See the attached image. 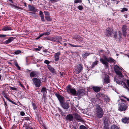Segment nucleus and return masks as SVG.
I'll return each mask as SVG.
<instances>
[{"label":"nucleus","instance_id":"obj_1","mask_svg":"<svg viewBox=\"0 0 129 129\" xmlns=\"http://www.w3.org/2000/svg\"><path fill=\"white\" fill-rule=\"evenodd\" d=\"M100 61L102 62V63L105 65V66L107 68L108 67V63L107 61L109 62H112L114 61V60L112 58L109 57L107 58L105 57L104 59L101 58L100 59Z\"/></svg>","mask_w":129,"mask_h":129},{"label":"nucleus","instance_id":"obj_2","mask_svg":"<svg viewBox=\"0 0 129 129\" xmlns=\"http://www.w3.org/2000/svg\"><path fill=\"white\" fill-rule=\"evenodd\" d=\"M114 70L117 75H118L120 77H123L122 73L124 71V70L122 68H120L118 66L115 65L114 67Z\"/></svg>","mask_w":129,"mask_h":129},{"label":"nucleus","instance_id":"obj_3","mask_svg":"<svg viewBox=\"0 0 129 129\" xmlns=\"http://www.w3.org/2000/svg\"><path fill=\"white\" fill-rule=\"evenodd\" d=\"M96 114L97 117L99 118H101L103 116V110L100 106L98 105L96 107Z\"/></svg>","mask_w":129,"mask_h":129},{"label":"nucleus","instance_id":"obj_4","mask_svg":"<svg viewBox=\"0 0 129 129\" xmlns=\"http://www.w3.org/2000/svg\"><path fill=\"white\" fill-rule=\"evenodd\" d=\"M83 66L80 64H77L75 68V72L76 74H79L82 70Z\"/></svg>","mask_w":129,"mask_h":129},{"label":"nucleus","instance_id":"obj_5","mask_svg":"<svg viewBox=\"0 0 129 129\" xmlns=\"http://www.w3.org/2000/svg\"><path fill=\"white\" fill-rule=\"evenodd\" d=\"M115 81L119 85H122L124 88L127 89L128 90H129V89L127 87L126 83L125 82L123 81H119L116 78H115Z\"/></svg>","mask_w":129,"mask_h":129},{"label":"nucleus","instance_id":"obj_6","mask_svg":"<svg viewBox=\"0 0 129 129\" xmlns=\"http://www.w3.org/2000/svg\"><path fill=\"white\" fill-rule=\"evenodd\" d=\"M127 108V105L123 103H122L120 104L119 110L120 111H125Z\"/></svg>","mask_w":129,"mask_h":129},{"label":"nucleus","instance_id":"obj_7","mask_svg":"<svg viewBox=\"0 0 129 129\" xmlns=\"http://www.w3.org/2000/svg\"><path fill=\"white\" fill-rule=\"evenodd\" d=\"M67 89L68 92H70V93L73 95L75 96L77 95L76 91L74 88H71L70 86H68L67 87Z\"/></svg>","mask_w":129,"mask_h":129},{"label":"nucleus","instance_id":"obj_8","mask_svg":"<svg viewBox=\"0 0 129 129\" xmlns=\"http://www.w3.org/2000/svg\"><path fill=\"white\" fill-rule=\"evenodd\" d=\"M98 95L100 98L103 99L105 102H108L110 101V99L107 96H105L103 94H100Z\"/></svg>","mask_w":129,"mask_h":129},{"label":"nucleus","instance_id":"obj_9","mask_svg":"<svg viewBox=\"0 0 129 129\" xmlns=\"http://www.w3.org/2000/svg\"><path fill=\"white\" fill-rule=\"evenodd\" d=\"M33 82L36 87H39L40 86L41 81L37 78L33 79Z\"/></svg>","mask_w":129,"mask_h":129},{"label":"nucleus","instance_id":"obj_10","mask_svg":"<svg viewBox=\"0 0 129 129\" xmlns=\"http://www.w3.org/2000/svg\"><path fill=\"white\" fill-rule=\"evenodd\" d=\"M127 29V26L126 25H123L122 27V34L123 36L125 37L126 36L127 32L126 31Z\"/></svg>","mask_w":129,"mask_h":129},{"label":"nucleus","instance_id":"obj_11","mask_svg":"<svg viewBox=\"0 0 129 129\" xmlns=\"http://www.w3.org/2000/svg\"><path fill=\"white\" fill-rule=\"evenodd\" d=\"M113 33V29L111 28H108L106 30V34L108 37L110 36Z\"/></svg>","mask_w":129,"mask_h":129},{"label":"nucleus","instance_id":"obj_12","mask_svg":"<svg viewBox=\"0 0 129 129\" xmlns=\"http://www.w3.org/2000/svg\"><path fill=\"white\" fill-rule=\"evenodd\" d=\"M55 95L61 104H63L64 101V98L59 94H56Z\"/></svg>","mask_w":129,"mask_h":129},{"label":"nucleus","instance_id":"obj_13","mask_svg":"<svg viewBox=\"0 0 129 129\" xmlns=\"http://www.w3.org/2000/svg\"><path fill=\"white\" fill-rule=\"evenodd\" d=\"M84 94V90H79L77 91V95L79 98H81L82 96Z\"/></svg>","mask_w":129,"mask_h":129},{"label":"nucleus","instance_id":"obj_14","mask_svg":"<svg viewBox=\"0 0 129 129\" xmlns=\"http://www.w3.org/2000/svg\"><path fill=\"white\" fill-rule=\"evenodd\" d=\"M50 32H51L50 30H48L46 32L44 33H43V34H40V36H38V37L37 38L38 39H39L42 36H43V35H47V36L49 35L50 34Z\"/></svg>","mask_w":129,"mask_h":129},{"label":"nucleus","instance_id":"obj_15","mask_svg":"<svg viewBox=\"0 0 129 129\" xmlns=\"http://www.w3.org/2000/svg\"><path fill=\"white\" fill-rule=\"evenodd\" d=\"M75 118L78 121H83L82 119L80 117V116L77 114L76 113L74 114Z\"/></svg>","mask_w":129,"mask_h":129},{"label":"nucleus","instance_id":"obj_16","mask_svg":"<svg viewBox=\"0 0 129 129\" xmlns=\"http://www.w3.org/2000/svg\"><path fill=\"white\" fill-rule=\"evenodd\" d=\"M110 82L109 77L107 75H106L104 78V83H108Z\"/></svg>","mask_w":129,"mask_h":129},{"label":"nucleus","instance_id":"obj_17","mask_svg":"<svg viewBox=\"0 0 129 129\" xmlns=\"http://www.w3.org/2000/svg\"><path fill=\"white\" fill-rule=\"evenodd\" d=\"M47 67L50 71L53 73H55L56 72L54 68L49 65H47Z\"/></svg>","mask_w":129,"mask_h":129},{"label":"nucleus","instance_id":"obj_18","mask_svg":"<svg viewBox=\"0 0 129 129\" xmlns=\"http://www.w3.org/2000/svg\"><path fill=\"white\" fill-rule=\"evenodd\" d=\"M60 53L59 52H58L56 53L54 55L55 60L57 61L59 59V56L60 55Z\"/></svg>","mask_w":129,"mask_h":129},{"label":"nucleus","instance_id":"obj_19","mask_svg":"<svg viewBox=\"0 0 129 129\" xmlns=\"http://www.w3.org/2000/svg\"><path fill=\"white\" fill-rule=\"evenodd\" d=\"M14 38L13 37H10L8 40L5 41V44H8L10 43L13 40Z\"/></svg>","mask_w":129,"mask_h":129},{"label":"nucleus","instance_id":"obj_20","mask_svg":"<svg viewBox=\"0 0 129 129\" xmlns=\"http://www.w3.org/2000/svg\"><path fill=\"white\" fill-rule=\"evenodd\" d=\"M61 105L63 108L65 109H67L69 107V104L67 103H66L64 104L63 103Z\"/></svg>","mask_w":129,"mask_h":129},{"label":"nucleus","instance_id":"obj_21","mask_svg":"<svg viewBox=\"0 0 129 129\" xmlns=\"http://www.w3.org/2000/svg\"><path fill=\"white\" fill-rule=\"evenodd\" d=\"M92 88L93 90L95 92H99L100 89V88L98 86H93Z\"/></svg>","mask_w":129,"mask_h":129},{"label":"nucleus","instance_id":"obj_22","mask_svg":"<svg viewBox=\"0 0 129 129\" xmlns=\"http://www.w3.org/2000/svg\"><path fill=\"white\" fill-rule=\"evenodd\" d=\"M37 74L38 73L36 71L30 73V76L31 77H36Z\"/></svg>","mask_w":129,"mask_h":129},{"label":"nucleus","instance_id":"obj_23","mask_svg":"<svg viewBox=\"0 0 129 129\" xmlns=\"http://www.w3.org/2000/svg\"><path fill=\"white\" fill-rule=\"evenodd\" d=\"M73 118V117L72 115L69 114L67 115L66 119H67L69 120L70 121H72Z\"/></svg>","mask_w":129,"mask_h":129},{"label":"nucleus","instance_id":"obj_24","mask_svg":"<svg viewBox=\"0 0 129 129\" xmlns=\"http://www.w3.org/2000/svg\"><path fill=\"white\" fill-rule=\"evenodd\" d=\"M122 121L124 123H128L129 122V118L125 117L123 118Z\"/></svg>","mask_w":129,"mask_h":129},{"label":"nucleus","instance_id":"obj_25","mask_svg":"<svg viewBox=\"0 0 129 129\" xmlns=\"http://www.w3.org/2000/svg\"><path fill=\"white\" fill-rule=\"evenodd\" d=\"M12 28L11 27L9 26L5 27L2 29V30L3 31H7L11 30H12Z\"/></svg>","mask_w":129,"mask_h":129},{"label":"nucleus","instance_id":"obj_26","mask_svg":"<svg viewBox=\"0 0 129 129\" xmlns=\"http://www.w3.org/2000/svg\"><path fill=\"white\" fill-rule=\"evenodd\" d=\"M104 124L106 127H107V124L108 123V119L106 118H104Z\"/></svg>","mask_w":129,"mask_h":129},{"label":"nucleus","instance_id":"obj_27","mask_svg":"<svg viewBox=\"0 0 129 129\" xmlns=\"http://www.w3.org/2000/svg\"><path fill=\"white\" fill-rule=\"evenodd\" d=\"M41 92L43 93V95L45 96L47 93L46 89L45 88H43L41 90Z\"/></svg>","mask_w":129,"mask_h":129},{"label":"nucleus","instance_id":"obj_28","mask_svg":"<svg viewBox=\"0 0 129 129\" xmlns=\"http://www.w3.org/2000/svg\"><path fill=\"white\" fill-rule=\"evenodd\" d=\"M90 54V53L86 52L82 54V56L84 58H86L87 56L89 55Z\"/></svg>","mask_w":129,"mask_h":129},{"label":"nucleus","instance_id":"obj_29","mask_svg":"<svg viewBox=\"0 0 129 129\" xmlns=\"http://www.w3.org/2000/svg\"><path fill=\"white\" fill-rule=\"evenodd\" d=\"M28 7L29 10L30 11H34L35 10V8L33 6L28 5Z\"/></svg>","mask_w":129,"mask_h":129},{"label":"nucleus","instance_id":"obj_30","mask_svg":"<svg viewBox=\"0 0 129 129\" xmlns=\"http://www.w3.org/2000/svg\"><path fill=\"white\" fill-rule=\"evenodd\" d=\"M62 39L61 37H57L54 38V40H55V41H54L58 42L59 41H61Z\"/></svg>","mask_w":129,"mask_h":129},{"label":"nucleus","instance_id":"obj_31","mask_svg":"<svg viewBox=\"0 0 129 129\" xmlns=\"http://www.w3.org/2000/svg\"><path fill=\"white\" fill-rule=\"evenodd\" d=\"M73 38L74 39H75L76 40L78 41L79 40L80 37L77 35H75L73 36Z\"/></svg>","mask_w":129,"mask_h":129},{"label":"nucleus","instance_id":"obj_32","mask_svg":"<svg viewBox=\"0 0 129 129\" xmlns=\"http://www.w3.org/2000/svg\"><path fill=\"white\" fill-rule=\"evenodd\" d=\"M98 63V61L96 60L94 62H93L91 65V67L92 68H93L94 66L96 65Z\"/></svg>","mask_w":129,"mask_h":129},{"label":"nucleus","instance_id":"obj_33","mask_svg":"<svg viewBox=\"0 0 129 129\" xmlns=\"http://www.w3.org/2000/svg\"><path fill=\"white\" fill-rule=\"evenodd\" d=\"M46 38L48 40H51V41H55V40H54V38L53 39L52 38L50 37H48Z\"/></svg>","mask_w":129,"mask_h":129},{"label":"nucleus","instance_id":"obj_34","mask_svg":"<svg viewBox=\"0 0 129 129\" xmlns=\"http://www.w3.org/2000/svg\"><path fill=\"white\" fill-rule=\"evenodd\" d=\"M14 64L16 67L18 68V69L19 70H20V67L19 66L18 64L17 63V62L16 61H15L14 62Z\"/></svg>","mask_w":129,"mask_h":129},{"label":"nucleus","instance_id":"obj_35","mask_svg":"<svg viewBox=\"0 0 129 129\" xmlns=\"http://www.w3.org/2000/svg\"><path fill=\"white\" fill-rule=\"evenodd\" d=\"M111 129H119V128L117 126L113 125L111 127Z\"/></svg>","mask_w":129,"mask_h":129},{"label":"nucleus","instance_id":"obj_36","mask_svg":"<svg viewBox=\"0 0 129 129\" xmlns=\"http://www.w3.org/2000/svg\"><path fill=\"white\" fill-rule=\"evenodd\" d=\"M79 128L80 129H87V127L83 125H81Z\"/></svg>","mask_w":129,"mask_h":129},{"label":"nucleus","instance_id":"obj_37","mask_svg":"<svg viewBox=\"0 0 129 129\" xmlns=\"http://www.w3.org/2000/svg\"><path fill=\"white\" fill-rule=\"evenodd\" d=\"M77 8L80 10H82L83 9V7L81 5H79L77 7Z\"/></svg>","mask_w":129,"mask_h":129},{"label":"nucleus","instance_id":"obj_38","mask_svg":"<svg viewBox=\"0 0 129 129\" xmlns=\"http://www.w3.org/2000/svg\"><path fill=\"white\" fill-rule=\"evenodd\" d=\"M69 45H70L71 46L73 47H81V46L80 45H74L71 44H69Z\"/></svg>","mask_w":129,"mask_h":129},{"label":"nucleus","instance_id":"obj_39","mask_svg":"<svg viewBox=\"0 0 129 129\" xmlns=\"http://www.w3.org/2000/svg\"><path fill=\"white\" fill-rule=\"evenodd\" d=\"M21 51L20 50H17L15 51L14 52V53L15 54H18L21 53Z\"/></svg>","mask_w":129,"mask_h":129},{"label":"nucleus","instance_id":"obj_40","mask_svg":"<svg viewBox=\"0 0 129 129\" xmlns=\"http://www.w3.org/2000/svg\"><path fill=\"white\" fill-rule=\"evenodd\" d=\"M82 2L81 0H75L74 2L75 3H81Z\"/></svg>","mask_w":129,"mask_h":129},{"label":"nucleus","instance_id":"obj_41","mask_svg":"<svg viewBox=\"0 0 129 129\" xmlns=\"http://www.w3.org/2000/svg\"><path fill=\"white\" fill-rule=\"evenodd\" d=\"M128 9H127L125 8H122V9L121 10V12H123L124 11H127Z\"/></svg>","mask_w":129,"mask_h":129},{"label":"nucleus","instance_id":"obj_42","mask_svg":"<svg viewBox=\"0 0 129 129\" xmlns=\"http://www.w3.org/2000/svg\"><path fill=\"white\" fill-rule=\"evenodd\" d=\"M121 97H122L124 99H125V100H127L128 101V102L129 103V99L127 98L126 96H125L124 95H122L121 96Z\"/></svg>","mask_w":129,"mask_h":129},{"label":"nucleus","instance_id":"obj_43","mask_svg":"<svg viewBox=\"0 0 129 129\" xmlns=\"http://www.w3.org/2000/svg\"><path fill=\"white\" fill-rule=\"evenodd\" d=\"M50 1V2L52 3H54L55 2H57L58 1L60 0H49Z\"/></svg>","mask_w":129,"mask_h":129},{"label":"nucleus","instance_id":"obj_44","mask_svg":"<svg viewBox=\"0 0 129 129\" xmlns=\"http://www.w3.org/2000/svg\"><path fill=\"white\" fill-rule=\"evenodd\" d=\"M44 63L48 65H49V64L50 63V62L48 60H46L44 61Z\"/></svg>","mask_w":129,"mask_h":129},{"label":"nucleus","instance_id":"obj_45","mask_svg":"<svg viewBox=\"0 0 129 129\" xmlns=\"http://www.w3.org/2000/svg\"><path fill=\"white\" fill-rule=\"evenodd\" d=\"M12 7H14L16 8H17L18 9H22V8H20V7H19L18 6H16L15 5H13Z\"/></svg>","mask_w":129,"mask_h":129},{"label":"nucleus","instance_id":"obj_46","mask_svg":"<svg viewBox=\"0 0 129 129\" xmlns=\"http://www.w3.org/2000/svg\"><path fill=\"white\" fill-rule=\"evenodd\" d=\"M46 19L49 21H50L51 20V19L49 18V17H47V16H45V17Z\"/></svg>","mask_w":129,"mask_h":129},{"label":"nucleus","instance_id":"obj_47","mask_svg":"<svg viewBox=\"0 0 129 129\" xmlns=\"http://www.w3.org/2000/svg\"><path fill=\"white\" fill-rule=\"evenodd\" d=\"M8 101H9L10 102L14 104L15 105H16V103H15L13 101H12L11 100L8 99Z\"/></svg>","mask_w":129,"mask_h":129},{"label":"nucleus","instance_id":"obj_48","mask_svg":"<svg viewBox=\"0 0 129 129\" xmlns=\"http://www.w3.org/2000/svg\"><path fill=\"white\" fill-rule=\"evenodd\" d=\"M7 36L6 35L0 34V38H3Z\"/></svg>","mask_w":129,"mask_h":129},{"label":"nucleus","instance_id":"obj_49","mask_svg":"<svg viewBox=\"0 0 129 129\" xmlns=\"http://www.w3.org/2000/svg\"><path fill=\"white\" fill-rule=\"evenodd\" d=\"M10 89L12 90H17L16 88L15 87H10Z\"/></svg>","mask_w":129,"mask_h":129},{"label":"nucleus","instance_id":"obj_50","mask_svg":"<svg viewBox=\"0 0 129 129\" xmlns=\"http://www.w3.org/2000/svg\"><path fill=\"white\" fill-rule=\"evenodd\" d=\"M121 96H119V97H120V100H121V101H122V102H125V101H126V100H123V99H122V98H123V97H121Z\"/></svg>","mask_w":129,"mask_h":129},{"label":"nucleus","instance_id":"obj_51","mask_svg":"<svg viewBox=\"0 0 129 129\" xmlns=\"http://www.w3.org/2000/svg\"><path fill=\"white\" fill-rule=\"evenodd\" d=\"M44 13L46 15L49 16V13L48 12H47L45 11L44 12Z\"/></svg>","mask_w":129,"mask_h":129},{"label":"nucleus","instance_id":"obj_52","mask_svg":"<svg viewBox=\"0 0 129 129\" xmlns=\"http://www.w3.org/2000/svg\"><path fill=\"white\" fill-rule=\"evenodd\" d=\"M41 17V19L42 21H45L44 19V15L43 16H40Z\"/></svg>","mask_w":129,"mask_h":129},{"label":"nucleus","instance_id":"obj_53","mask_svg":"<svg viewBox=\"0 0 129 129\" xmlns=\"http://www.w3.org/2000/svg\"><path fill=\"white\" fill-rule=\"evenodd\" d=\"M126 82L127 83V86L129 87V80L127 79L126 80Z\"/></svg>","mask_w":129,"mask_h":129},{"label":"nucleus","instance_id":"obj_54","mask_svg":"<svg viewBox=\"0 0 129 129\" xmlns=\"http://www.w3.org/2000/svg\"><path fill=\"white\" fill-rule=\"evenodd\" d=\"M20 115L21 116H24L25 115L23 111L21 112L20 113Z\"/></svg>","mask_w":129,"mask_h":129},{"label":"nucleus","instance_id":"obj_55","mask_svg":"<svg viewBox=\"0 0 129 129\" xmlns=\"http://www.w3.org/2000/svg\"><path fill=\"white\" fill-rule=\"evenodd\" d=\"M32 105H33V106L34 109V110H35L37 108H36V106H35V104L34 103Z\"/></svg>","mask_w":129,"mask_h":129},{"label":"nucleus","instance_id":"obj_56","mask_svg":"<svg viewBox=\"0 0 129 129\" xmlns=\"http://www.w3.org/2000/svg\"><path fill=\"white\" fill-rule=\"evenodd\" d=\"M38 47L39 48V49L38 48H36L35 49V50L36 51H39L41 49V47Z\"/></svg>","mask_w":129,"mask_h":129},{"label":"nucleus","instance_id":"obj_57","mask_svg":"<svg viewBox=\"0 0 129 129\" xmlns=\"http://www.w3.org/2000/svg\"><path fill=\"white\" fill-rule=\"evenodd\" d=\"M39 13L41 16H43L44 15L43 12L41 11H40V12Z\"/></svg>","mask_w":129,"mask_h":129},{"label":"nucleus","instance_id":"obj_58","mask_svg":"<svg viewBox=\"0 0 129 129\" xmlns=\"http://www.w3.org/2000/svg\"><path fill=\"white\" fill-rule=\"evenodd\" d=\"M19 85H20L23 88L24 87V86L23 85H22V84H21V83H19Z\"/></svg>","mask_w":129,"mask_h":129},{"label":"nucleus","instance_id":"obj_59","mask_svg":"<svg viewBox=\"0 0 129 129\" xmlns=\"http://www.w3.org/2000/svg\"><path fill=\"white\" fill-rule=\"evenodd\" d=\"M114 37L115 38H116V37H117V35L116 34H115L114 35Z\"/></svg>","mask_w":129,"mask_h":129},{"label":"nucleus","instance_id":"obj_60","mask_svg":"<svg viewBox=\"0 0 129 129\" xmlns=\"http://www.w3.org/2000/svg\"><path fill=\"white\" fill-rule=\"evenodd\" d=\"M10 2L11 3H13V1L12 0H9Z\"/></svg>","mask_w":129,"mask_h":129},{"label":"nucleus","instance_id":"obj_61","mask_svg":"<svg viewBox=\"0 0 129 129\" xmlns=\"http://www.w3.org/2000/svg\"><path fill=\"white\" fill-rule=\"evenodd\" d=\"M59 74H60V75H61V77H62V76H63V75H62V74L61 73V72H60V73H59Z\"/></svg>","mask_w":129,"mask_h":129},{"label":"nucleus","instance_id":"obj_62","mask_svg":"<svg viewBox=\"0 0 129 129\" xmlns=\"http://www.w3.org/2000/svg\"><path fill=\"white\" fill-rule=\"evenodd\" d=\"M64 46H66L67 45V44L66 43H64Z\"/></svg>","mask_w":129,"mask_h":129},{"label":"nucleus","instance_id":"obj_63","mask_svg":"<svg viewBox=\"0 0 129 129\" xmlns=\"http://www.w3.org/2000/svg\"><path fill=\"white\" fill-rule=\"evenodd\" d=\"M10 6H13V4H10Z\"/></svg>","mask_w":129,"mask_h":129},{"label":"nucleus","instance_id":"obj_64","mask_svg":"<svg viewBox=\"0 0 129 129\" xmlns=\"http://www.w3.org/2000/svg\"><path fill=\"white\" fill-rule=\"evenodd\" d=\"M9 64H12V63L10 62H9Z\"/></svg>","mask_w":129,"mask_h":129}]
</instances>
